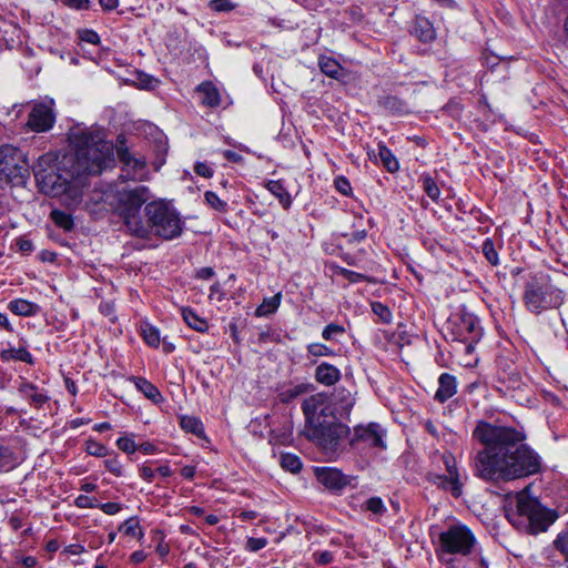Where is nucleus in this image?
I'll return each instance as SVG.
<instances>
[{
	"label": "nucleus",
	"instance_id": "79ce46f5",
	"mask_svg": "<svg viewBox=\"0 0 568 568\" xmlns=\"http://www.w3.org/2000/svg\"><path fill=\"white\" fill-rule=\"evenodd\" d=\"M306 392H307V386L304 384H298V385L292 386L281 393V400L284 403H287Z\"/></svg>",
	"mask_w": 568,
	"mask_h": 568
},
{
	"label": "nucleus",
	"instance_id": "7c9ffc66",
	"mask_svg": "<svg viewBox=\"0 0 568 568\" xmlns=\"http://www.w3.org/2000/svg\"><path fill=\"white\" fill-rule=\"evenodd\" d=\"M378 155L379 159L384 165V168L390 172L394 173L398 171L399 163L393 152L384 144H378Z\"/></svg>",
	"mask_w": 568,
	"mask_h": 568
},
{
	"label": "nucleus",
	"instance_id": "20e7f679",
	"mask_svg": "<svg viewBox=\"0 0 568 568\" xmlns=\"http://www.w3.org/2000/svg\"><path fill=\"white\" fill-rule=\"evenodd\" d=\"M508 519L517 529L529 534L545 531L555 520L552 514L527 490L516 495V510L508 514Z\"/></svg>",
	"mask_w": 568,
	"mask_h": 568
},
{
	"label": "nucleus",
	"instance_id": "09e8293b",
	"mask_svg": "<svg viewBox=\"0 0 568 568\" xmlns=\"http://www.w3.org/2000/svg\"><path fill=\"white\" fill-rule=\"evenodd\" d=\"M267 544H268V541L264 537H261V538L250 537L246 540L245 549L251 552H256V551L263 549L264 547H266Z\"/></svg>",
	"mask_w": 568,
	"mask_h": 568
},
{
	"label": "nucleus",
	"instance_id": "49530a36",
	"mask_svg": "<svg viewBox=\"0 0 568 568\" xmlns=\"http://www.w3.org/2000/svg\"><path fill=\"white\" fill-rule=\"evenodd\" d=\"M307 352H308V354H311L312 356H315V357L333 355V351L322 343L310 344L307 346Z\"/></svg>",
	"mask_w": 568,
	"mask_h": 568
},
{
	"label": "nucleus",
	"instance_id": "338daca9",
	"mask_svg": "<svg viewBox=\"0 0 568 568\" xmlns=\"http://www.w3.org/2000/svg\"><path fill=\"white\" fill-rule=\"evenodd\" d=\"M215 274L212 267H202L196 272V277L201 280H210Z\"/></svg>",
	"mask_w": 568,
	"mask_h": 568
},
{
	"label": "nucleus",
	"instance_id": "6e6d98bb",
	"mask_svg": "<svg viewBox=\"0 0 568 568\" xmlns=\"http://www.w3.org/2000/svg\"><path fill=\"white\" fill-rule=\"evenodd\" d=\"M194 171L197 175L206 179L213 175V169L205 162H197L194 166Z\"/></svg>",
	"mask_w": 568,
	"mask_h": 568
},
{
	"label": "nucleus",
	"instance_id": "9b49d317",
	"mask_svg": "<svg viewBox=\"0 0 568 568\" xmlns=\"http://www.w3.org/2000/svg\"><path fill=\"white\" fill-rule=\"evenodd\" d=\"M305 416V426L323 424L324 420L337 422L339 417L335 405L324 393H318L306 398L302 404Z\"/></svg>",
	"mask_w": 568,
	"mask_h": 568
},
{
	"label": "nucleus",
	"instance_id": "f8f14e48",
	"mask_svg": "<svg viewBox=\"0 0 568 568\" xmlns=\"http://www.w3.org/2000/svg\"><path fill=\"white\" fill-rule=\"evenodd\" d=\"M116 155L122 164V174L120 179L124 181H145L149 173L146 170V160L144 156L133 155L128 148L119 145L116 148Z\"/></svg>",
	"mask_w": 568,
	"mask_h": 568
},
{
	"label": "nucleus",
	"instance_id": "cd10ccee",
	"mask_svg": "<svg viewBox=\"0 0 568 568\" xmlns=\"http://www.w3.org/2000/svg\"><path fill=\"white\" fill-rule=\"evenodd\" d=\"M140 331L144 342L149 346L156 348L160 345L162 338L160 331L155 326L145 322L141 324Z\"/></svg>",
	"mask_w": 568,
	"mask_h": 568
},
{
	"label": "nucleus",
	"instance_id": "aec40b11",
	"mask_svg": "<svg viewBox=\"0 0 568 568\" xmlns=\"http://www.w3.org/2000/svg\"><path fill=\"white\" fill-rule=\"evenodd\" d=\"M315 379L322 385L333 386L341 379V371L326 362L321 363L315 369Z\"/></svg>",
	"mask_w": 568,
	"mask_h": 568
},
{
	"label": "nucleus",
	"instance_id": "bf43d9fd",
	"mask_svg": "<svg viewBox=\"0 0 568 568\" xmlns=\"http://www.w3.org/2000/svg\"><path fill=\"white\" fill-rule=\"evenodd\" d=\"M139 473H140V477L149 483H151L153 479H154V476H155V470L152 469L150 466H148L146 464H143L140 468H139Z\"/></svg>",
	"mask_w": 568,
	"mask_h": 568
},
{
	"label": "nucleus",
	"instance_id": "1a4fd4ad",
	"mask_svg": "<svg viewBox=\"0 0 568 568\" xmlns=\"http://www.w3.org/2000/svg\"><path fill=\"white\" fill-rule=\"evenodd\" d=\"M433 464L443 465L445 473L429 471L426 476L427 480L439 489L450 493L454 498H459L463 495L464 480L455 456L449 452L435 453Z\"/></svg>",
	"mask_w": 568,
	"mask_h": 568
},
{
	"label": "nucleus",
	"instance_id": "c85d7f7f",
	"mask_svg": "<svg viewBox=\"0 0 568 568\" xmlns=\"http://www.w3.org/2000/svg\"><path fill=\"white\" fill-rule=\"evenodd\" d=\"M19 465V459L8 446L0 445V471H9Z\"/></svg>",
	"mask_w": 568,
	"mask_h": 568
},
{
	"label": "nucleus",
	"instance_id": "423d86ee",
	"mask_svg": "<svg viewBox=\"0 0 568 568\" xmlns=\"http://www.w3.org/2000/svg\"><path fill=\"white\" fill-rule=\"evenodd\" d=\"M523 298L529 312L541 314L544 311L560 307L565 293L552 285L548 276H535L526 283Z\"/></svg>",
	"mask_w": 568,
	"mask_h": 568
},
{
	"label": "nucleus",
	"instance_id": "412c9836",
	"mask_svg": "<svg viewBox=\"0 0 568 568\" xmlns=\"http://www.w3.org/2000/svg\"><path fill=\"white\" fill-rule=\"evenodd\" d=\"M196 92L202 95L201 103L207 108H217L221 104L219 89L211 82L205 81L196 87Z\"/></svg>",
	"mask_w": 568,
	"mask_h": 568
},
{
	"label": "nucleus",
	"instance_id": "de8ad7c7",
	"mask_svg": "<svg viewBox=\"0 0 568 568\" xmlns=\"http://www.w3.org/2000/svg\"><path fill=\"white\" fill-rule=\"evenodd\" d=\"M116 446L120 450L126 454H133L135 450H138V445L135 442L128 436L118 438Z\"/></svg>",
	"mask_w": 568,
	"mask_h": 568
},
{
	"label": "nucleus",
	"instance_id": "7ed1b4c3",
	"mask_svg": "<svg viewBox=\"0 0 568 568\" xmlns=\"http://www.w3.org/2000/svg\"><path fill=\"white\" fill-rule=\"evenodd\" d=\"M150 190L144 185L120 183L113 191L115 212L123 220L128 231L138 237H149V229L141 217V207L150 199Z\"/></svg>",
	"mask_w": 568,
	"mask_h": 568
},
{
	"label": "nucleus",
	"instance_id": "37998d69",
	"mask_svg": "<svg viewBox=\"0 0 568 568\" xmlns=\"http://www.w3.org/2000/svg\"><path fill=\"white\" fill-rule=\"evenodd\" d=\"M364 508L375 515H382L386 511V507L379 497H371L365 504Z\"/></svg>",
	"mask_w": 568,
	"mask_h": 568
},
{
	"label": "nucleus",
	"instance_id": "0e129e2a",
	"mask_svg": "<svg viewBox=\"0 0 568 568\" xmlns=\"http://www.w3.org/2000/svg\"><path fill=\"white\" fill-rule=\"evenodd\" d=\"M65 2L70 8L81 10L89 8L90 0H65Z\"/></svg>",
	"mask_w": 568,
	"mask_h": 568
},
{
	"label": "nucleus",
	"instance_id": "c756f323",
	"mask_svg": "<svg viewBox=\"0 0 568 568\" xmlns=\"http://www.w3.org/2000/svg\"><path fill=\"white\" fill-rule=\"evenodd\" d=\"M266 189L270 191V193H272L274 196L278 199L280 203L283 205L284 209H288L291 206V195L284 189L280 181H270L266 184Z\"/></svg>",
	"mask_w": 568,
	"mask_h": 568
},
{
	"label": "nucleus",
	"instance_id": "dca6fc26",
	"mask_svg": "<svg viewBox=\"0 0 568 568\" xmlns=\"http://www.w3.org/2000/svg\"><path fill=\"white\" fill-rule=\"evenodd\" d=\"M315 475L316 479L329 490H341L349 483L337 468L317 467Z\"/></svg>",
	"mask_w": 568,
	"mask_h": 568
},
{
	"label": "nucleus",
	"instance_id": "f3484780",
	"mask_svg": "<svg viewBox=\"0 0 568 568\" xmlns=\"http://www.w3.org/2000/svg\"><path fill=\"white\" fill-rule=\"evenodd\" d=\"M329 399L335 405V409H337L339 417L349 415L355 404V398L352 392L345 387L335 388Z\"/></svg>",
	"mask_w": 568,
	"mask_h": 568
},
{
	"label": "nucleus",
	"instance_id": "ea45409f",
	"mask_svg": "<svg viewBox=\"0 0 568 568\" xmlns=\"http://www.w3.org/2000/svg\"><path fill=\"white\" fill-rule=\"evenodd\" d=\"M423 189L425 193L433 200L438 201L440 197V190L437 183L430 176L423 178Z\"/></svg>",
	"mask_w": 568,
	"mask_h": 568
},
{
	"label": "nucleus",
	"instance_id": "5fc2aeb1",
	"mask_svg": "<svg viewBox=\"0 0 568 568\" xmlns=\"http://www.w3.org/2000/svg\"><path fill=\"white\" fill-rule=\"evenodd\" d=\"M555 546L568 560V534L559 535L555 540Z\"/></svg>",
	"mask_w": 568,
	"mask_h": 568
},
{
	"label": "nucleus",
	"instance_id": "2f4dec72",
	"mask_svg": "<svg viewBox=\"0 0 568 568\" xmlns=\"http://www.w3.org/2000/svg\"><path fill=\"white\" fill-rule=\"evenodd\" d=\"M281 304V294L264 298L262 304L256 308L255 315L258 317L268 316L273 314Z\"/></svg>",
	"mask_w": 568,
	"mask_h": 568
},
{
	"label": "nucleus",
	"instance_id": "c9c22d12",
	"mask_svg": "<svg viewBox=\"0 0 568 568\" xmlns=\"http://www.w3.org/2000/svg\"><path fill=\"white\" fill-rule=\"evenodd\" d=\"M371 307L373 313L381 320L382 323L389 324L393 320L389 307L381 302H372Z\"/></svg>",
	"mask_w": 568,
	"mask_h": 568
},
{
	"label": "nucleus",
	"instance_id": "864d4df0",
	"mask_svg": "<svg viewBox=\"0 0 568 568\" xmlns=\"http://www.w3.org/2000/svg\"><path fill=\"white\" fill-rule=\"evenodd\" d=\"M79 37L82 41L91 43V44H98L100 42L99 34L90 29H84L79 32Z\"/></svg>",
	"mask_w": 568,
	"mask_h": 568
},
{
	"label": "nucleus",
	"instance_id": "a211bd4d",
	"mask_svg": "<svg viewBox=\"0 0 568 568\" xmlns=\"http://www.w3.org/2000/svg\"><path fill=\"white\" fill-rule=\"evenodd\" d=\"M19 394L36 408H41L48 400L49 396L39 389V387L28 381H22L18 387Z\"/></svg>",
	"mask_w": 568,
	"mask_h": 568
},
{
	"label": "nucleus",
	"instance_id": "bb28decb",
	"mask_svg": "<svg viewBox=\"0 0 568 568\" xmlns=\"http://www.w3.org/2000/svg\"><path fill=\"white\" fill-rule=\"evenodd\" d=\"M181 313L187 326L200 333L207 331V322L204 318L200 317L193 310L189 307H183Z\"/></svg>",
	"mask_w": 568,
	"mask_h": 568
},
{
	"label": "nucleus",
	"instance_id": "a19ab883",
	"mask_svg": "<svg viewBox=\"0 0 568 568\" xmlns=\"http://www.w3.org/2000/svg\"><path fill=\"white\" fill-rule=\"evenodd\" d=\"M483 253H484L485 257L487 258V261L491 265H498V263H499L498 253L495 248L494 242L490 239H486L484 241Z\"/></svg>",
	"mask_w": 568,
	"mask_h": 568
},
{
	"label": "nucleus",
	"instance_id": "393cba45",
	"mask_svg": "<svg viewBox=\"0 0 568 568\" xmlns=\"http://www.w3.org/2000/svg\"><path fill=\"white\" fill-rule=\"evenodd\" d=\"M0 357L3 362H9L13 359L21 361L30 365L34 363L33 356L26 347L3 349L0 353Z\"/></svg>",
	"mask_w": 568,
	"mask_h": 568
},
{
	"label": "nucleus",
	"instance_id": "39448f33",
	"mask_svg": "<svg viewBox=\"0 0 568 568\" xmlns=\"http://www.w3.org/2000/svg\"><path fill=\"white\" fill-rule=\"evenodd\" d=\"M149 235L170 241L179 237L184 227L180 213L165 201H153L144 207Z\"/></svg>",
	"mask_w": 568,
	"mask_h": 568
},
{
	"label": "nucleus",
	"instance_id": "13d9d810",
	"mask_svg": "<svg viewBox=\"0 0 568 568\" xmlns=\"http://www.w3.org/2000/svg\"><path fill=\"white\" fill-rule=\"evenodd\" d=\"M100 509L106 515H115L121 510V505L118 503L109 501L99 505Z\"/></svg>",
	"mask_w": 568,
	"mask_h": 568
},
{
	"label": "nucleus",
	"instance_id": "f03ea898",
	"mask_svg": "<svg viewBox=\"0 0 568 568\" xmlns=\"http://www.w3.org/2000/svg\"><path fill=\"white\" fill-rule=\"evenodd\" d=\"M473 437L484 447L474 458V474L486 481H509L535 475L540 457L526 444L525 435L513 428L478 422Z\"/></svg>",
	"mask_w": 568,
	"mask_h": 568
},
{
	"label": "nucleus",
	"instance_id": "774afa93",
	"mask_svg": "<svg viewBox=\"0 0 568 568\" xmlns=\"http://www.w3.org/2000/svg\"><path fill=\"white\" fill-rule=\"evenodd\" d=\"M155 550H156L158 555L160 556V558L164 559L170 552V547L166 542L161 541L156 546Z\"/></svg>",
	"mask_w": 568,
	"mask_h": 568
},
{
	"label": "nucleus",
	"instance_id": "9d476101",
	"mask_svg": "<svg viewBox=\"0 0 568 568\" xmlns=\"http://www.w3.org/2000/svg\"><path fill=\"white\" fill-rule=\"evenodd\" d=\"M348 434V427L334 420H324L323 424H316L304 427V435L326 454H334L341 440Z\"/></svg>",
	"mask_w": 568,
	"mask_h": 568
},
{
	"label": "nucleus",
	"instance_id": "c03bdc74",
	"mask_svg": "<svg viewBox=\"0 0 568 568\" xmlns=\"http://www.w3.org/2000/svg\"><path fill=\"white\" fill-rule=\"evenodd\" d=\"M206 203L216 211L225 212L226 211V202L222 201L216 193L212 191H206L204 194Z\"/></svg>",
	"mask_w": 568,
	"mask_h": 568
},
{
	"label": "nucleus",
	"instance_id": "b1692460",
	"mask_svg": "<svg viewBox=\"0 0 568 568\" xmlns=\"http://www.w3.org/2000/svg\"><path fill=\"white\" fill-rule=\"evenodd\" d=\"M321 71L333 79H339L343 75V68L334 58L322 55L318 58Z\"/></svg>",
	"mask_w": 568,
	"mask_h": 568
},
{
	"label": "nucleus",
	"instance_id": "e433bc0d",
	"mask_svg": "<svg viewBox=\"0 0 568 568\" xmlns=\"http://www.w3.org/2000/svg\"><path fill=\"white\" fill-rule=\"evenodd\" d=\"M51 217L58 226H60L67 231H70L73 227V220H72L71 215L63 211H59V210L52 211Z\"/></svg>",
	"mask_w": 568,
	"mask_h": 568
},
{
	"label": "nucleus",
	"instance_id": "0eeeda50",
	"mask_svg": "<svg viewBox=\"0 0 568 568\" xmlns=\"http://www.w3.org/2000/svg\"><path fill=\"white\" fill-rule=\"evenodd\" d=\"M474 532L463 524H453L438 535L436 555L442 562H449V555L467 557L477 548Z\"/></svg>",
	"mask_w": 568,
	"mask_h": 568
},
{
	"label": "nucleus",
	"instance_id": "052dcab7",
	"mask_svg": "<svg viewBox=\"0 0 568 568\" xmlns=\"http://www.w3.org/2000/svg\"><path fill=\"white\" fill-rule=\"evenodd\" d=\"M18 248L20 252L22 253H30L33 251V244L30 240L28 239H24V237H19L16 242Z\"/></svg>",
	"mask_w": 568,
	"mask_h": 568
},
{
	"label": "nucleus",
	"instance_id": "4468645a",
	"mask_svg": "<svg viewBox=\"0 0 568 568\" xmlns=\"http://www.w3.org/2000/svg\"><path fill=\"white\" fill-rule=\"evenodd\" d=\"M54 121L53 100H48L33 105L29 113L28 126L36 132H47L53 126Z\"/></svg>",
	"mask_w": 568,
	"mask_h": 568
},
{
	"label": "nucleus",
	"instance_id": "6ab92c4d",
	"mask_svg": "<svg viewBox=\"0 0 568 568\" xmlns=\"http://www.w3.org/2000/svg\"><path fill=\"white\" fill-rule=\"evenodd\" d=\"M457 393V381L454 375L443 373L438 378V389L435 393V399L445 403Z\"/></svg>",
	"mask_w": 568,
	"mask_h": 568
},
{
	"label": "nucleus",
	"instance_id": "8fccbe9b",
	"mask_svg": "<svg viewBox=\"0 0 568 568\" xmlns=\"http://www.w3.org/2000/svg\"><path fill=\"white\" fill-rule=\"evenodd\" d=\"M209 7L216 12H227L234 9L230 0H211Z\"/></svg>",
	"mask_w": 568,
	"mask_h": 568
},
{
	"label": "nucleus",
	"instance_id": "5701e85b",
	"mask_svg": "<svg viewBox=\"0 0 568 568\" xmlns=\"http://www.w3.org/2000/svg\"><path fill=\"white\" fill-rule=\"evenodd\" d=\"M413 34L423 42H430L436 37L432 22L424 17H416Z\"/></svg>",
	"mask_w": 568,
	"mask_h": 568
},
{
	"label": "nucleus",
	"instance_id": "6e6552de",
	"mask_svg": "<svg viewBox=\"0 0 568 568\" xmlns=\"http://www.w3.org/2000/svg\"><path fill=\"white\" fill-rule=\"evenodd\" d=\"M30 175L26 154L13 145L0 146V183L24 185Z\"/></svg>",
	"mask_w": 568,
	"mask_h": 568
},
{
	"label": "nucleus",
	"instance_id": "a18cd8bd",
	"mask_svg": "<svg viewBox=\"0 0 568 568\" xmlns=\"http://www.w3.org/2000/svg\"><path fill=\"white\" fill-rule=\"evenodd\" d=\"M104 467L116 477L123 476V466L116 455L105 459Z\"/></svg>",
	"mask_w": 568,
	"mask_h": 568
},
{
	"label": "nucleus",
	"instance_id": "58836bf2",
	"mask_svg": "<svg viewBox=\"0 0 568 568\" xmlns=\"http://www.w3.org/2000/svg\"><path fill=\"white\" fill-rule=\"evenodd\" d=\"M345 333L344 326L335 323L326 325L322 332V337L325 341H336L338 336Z\"/></svg>",
	"mask_w": 568,
	"mask_h": 568
},
{
	"label": "nucleus",
	"instance_id": "3c124183",
	"mask_svg": "<svg viewBox=\"0 0 568 568\" xmlns=\"http://www.w3.org/2000/svg\"><path fill=\"white\" fill-rule=\"evenodd\" d=\"M74 505L78 507V508H94V507H98V501L95 498L93 497H89L87 495H80L78 496L75 499H74Z\"/></svg>",
	"mask_w": 568,
	"mask_h": 568
},
{
	"label": "nucleus",
	"instance_id": "72a5a7b5",
	"mask_svg": "<svg viewBox=\"0 0 568 568\" xmlns=\"http://www.w3.org/2000/svg\"><path fill=\"white\" fill-rule=\"evenodd\" d=\"M120 531H123L125 535L131 537H136L141 539L143 537V530L140 526L139 519L135 517H131L125 520L119 528Z\"/></svg>",
	"mask_w": 568,
	"mask_h": 568
},
{
	"label": "nucleus",
	"instance_id": "69168bd1",
	"mask_svg": "<svg viewBox=\"0 0 568 568\" xmlns=\"http://www.w3.org/2000/svg\"><path fill=\"white\" fill-rule=\"evenodd\" d=\"M146 554L143 550H136L131 554L130 561L134 565H139L146 559Z\"/></svg>",
	"mask_w": 568,
	"mask_h": 568
},
{
	"label": "nucleus",
	"instance_id": "4c0bfd02",
	"mask_svg": "<svg viewBox=\"0 0 568 568\" xmlns=\"http://www.w3.org/2000/svg\"><path fill=\"white\" fill-rule=\"evenodd\" d=\"M84 450L88 455L95 456V457H104L108 455V448L103 444H101L92 438H90L85 442Z\"/></svg>",
	"mask_w": 568,
	"mask_h": 568
},
{
	"label": "nucleus",
	"instance_id": "f704fd0d",
	"mask_svg": "<svg viewBox=\"0 0 568 568\" xmlns=\"http://www.w3.org/2000/svg\"><path fill=\"white\" fill-rule=\"evenodd\" d=\"M281 466L291 473H297L302 468L301 459L294 454H282L281 456Z\"/></svg>",
	"mask_w": 568,
	"mask_h": 568
},
{
	"label": "nucleus",
	"instance_id": "4be33fe9",
	"mask_svg": "<svg viewBox=\"0 0 568 568\" xmlns=\"http://www.w3.org/2000/svg\"><path fill=\"white\" fill-rule=\"evenodd\" d=\"M8 308L18 316H33L40 312V306L23 298H16L9 302Z\"/></svg>",
	"mask_w": 568,
	"mask_h": 568
},
{
	"label": "nucleus",
	"instance_id": "4d7b16f0",
	"mask_svg": "<svg viewBox=\"0 0 568 568\" xmlns=\"http://www.w3.org/2000/svg\"><path fill=\"white\" fill-rule=\"evenodd\" d=\"M314 559L320 565H327L333 561V554L331 551H317L314 552Z\"/></svg>",
	"mask_w": 568,
	"mask_h": 568
},
{
	"label": "nucleus",
	"instance_id": "473e14b6",
	"mask_svg": "<svg viewBox=\"0 0 568 568\" xmlns=\"http://www.w3.org/2000/svg\"><path fill=\"white\" fill-rule=\"evenodd\" d=\"M180 425L182 429L187 433L194 434L196 436H201L204 432L203 424L201 420L193 416H182L180 420Z\"/></svg>",
	"mask_w": 568,
	"mask_h": 568
},
{
	"label": "nucleus",
	"instance_id": "603ef678",
	"mask_svg": "<svg viewBox=\"0 0 568 568\" xmlns=\"http://www.w3.org/2000/svg\"><path fill=\"white\" fill-rule=\"evenodd\" d=\"M334 184L336 190L343 195H348L352 192L351 183L345 176H337Z\"/></svg>",
	"mask_w": 568,
	"mask_h": 568
},
{
	"label": "nucleus",
	"instance_id": "f257e3e1",
	"mask_svg": "<svg viewBox=\"0 0 568 568\" xmlns=\"http://www.w3.org/2000/svg\"><path fill=\"white\" fill-rule=\"evenodd\" d=\"M69 141L73 152L61 158L53 153L39 156L33 174L42 193L77 205L82 199L85 175L100 174L114 159L112 145L104 141L99 128L77 125L70 130Z\"/></svg>",
	"mask_w": 568,
	"mask_h": 568
},
{
	"label": "nucleus",
	"instance_id": "680f3d73",
	"mask_svg": "<svg viewBox=\"0 0 568 568\" xmlns=\"http://www.w3.org/2000/svg\"><path fill=\"white\" fill-rule=\"evenodd\" d=\"M138 449H140L143 454L146 455L159 453V448L150 442L142 443L141 445L138 446Z\"/></svg>",
	"mask_w": 568,
	"mask_h": 568
},
{
	"label": "nucleus",
	"instance_id": "2eb2a0df",
	"mask_svg": "<svg viewBox=\"0 0 568 568\" xmlns=\"http://www.w3.org/2000/svg\"><path fill=\"white\" fill-rule=\"evenodd\" d=\"M386 432L385 429L377 423H369L366 426H357L355 428L354 438L352 440L353 445H357L363 443L369 447H377L381 449L386 448L385 443Z\"/></svg>",
	"mask_w": 568,
	"mask_h": 568
},
{
	"label": "nucleus",
	"instance_id": "e2e57ef3",
	"mask_svg": "<svg viewBox=\"0 0 568 568\" xmlns=\"http://www.w3.org/2000/svg\"><path fill=\"white\" fill-rule=\"evenodd\" d=\"M63 552L67 555H80L84 552V547L79 544H71L63 549Z\"/></svg>",
	"mask_w": 568,
	"mask_h": 568
},
{
	"label": "nucleus",
	"instance_id": "a878e982",
	"mask_svg": "<svg viewBox=\"0 0 568 568\" xmlns=\"http://www.w3.org/2000/svg\"><path fill=\"white\" fill-rule=\"evenodd\" d=\"M134 384L136 388L144 394V396L151 399L153 403H159L162 399V395L156 386L143 377H134Z\"/></svg>",
	"mask_w": 568,
	"mask_h": 568
},
{
	"label": "nucleus",
	"instance_id": "ddd939ff",
	"mask_svg": "<svg viewBox=\"0 0 568 568\" xmlns=\"http://www.w3.org/2000/svg\"><path fill=\"white\" fill-rule=\"evenodd\" d=\"M456 339L467 344L466 349L470 353L473 344L481 337L479 320L470 313H462L454 321Z\"/></svg>",
	"mask_w": 568,
	"mask_h": 568
}]
</instances>
